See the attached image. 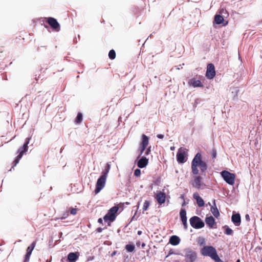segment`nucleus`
<instances>
[{"label": "nucleus", "mask_w": 262, "mask_h": 262, "mask_svg": "<svg viewBox=\"0 0 262 262\" xmlns=\"http://www.w3.org/2000/svg\"><path fill=\"white\" fill-rule=\"evenodd\" d=\"M215 75V68L212 63H209L207 67L206 76L208 79H212Z\"/></svg>", "instance_id": "8"}, {"label": "nucleus", "mask_w": 262, "mask_h": 262, "mask_svg": "<svg viewBox=\"0 0 262 262\" xmlns=\"http://www.w3.org/2000/svg\"><path fill=\"white\" fill-rule=\"evenodd\" d=\"M82 121V115L81 113H78L75 119V122L77 124L80 123Z\"/></svg>", "instance_id": "27"}, {"label": "nucleus", "mask_w": 262, "mask_h": 262, "mask_svg": "<svg viewBox=\"0 0 262 262\" xmlns=\"http://www.w3.org/2000/svg\"><path fill=\"white\" fill-rule=\"evenodd\" d=\"M150 205V202L149 201H145L144 203L143 206V210L146 211Z\"/></svg>", "instance_id": "31"}, {"label": "nucleus", "mask_w": 262, "mask_h": 262, "mask_svg": "<svg viewBox=\"0 0 262 262\" xmlns=\"http://www.w3.org/2000/svg\"><path fill=\"white\" fill-rule=\"evenodd\" d=\"M110 168H111L110 164L108 163H107L105 167L104 170L102 172L101 176L103 177H104L105 178H107V175L110 170Z\"/></svg>", "instance_id": "24"}, {"label": "nucleus", "mask_w": 262, "mask_h": 262, "mask_svg": "<svg viewBox=\"0 0 262 262\" xmlns=\"http://www.w3.org/2000/svg\"><path fill=\"white\" fill-rule=\"evenodd\" d=\"M245 219L248 222H249L250 221V216L249 214H247L246 215H245Z\"/></svg>", "instance_id": "42"}, {"label": "nucleus", "mask_w": 262, "mask_h": 262, "mask_svg": "<svg viewBox=\"0 0 262 262\" xmlns=\"http://www.w3.org/2000/svg\"><path fill=\"white\" fill-rule=\"evenodd\" d=\"M125 204H126V205H129L130 203H129V202H126V203H125Z\"/></svg>", "instance_id": "47"}, {"label": "nucleus", "mask_w": 262, "mask_h": 262, "mask_svg": "<svg viewBox=\"0 0 262 262\" xmlns=\"http://www.w3.org/2000/svg\"><path fill=\"white\" fill-rule=\"evenodd\" d=\"M184 204H185V202H184V203H183L182 206H184Z\"/></svg>", "instance_id": "51"}, {"label": "nucleus", "mask_w": 262, "mask_h": 262, "mask_svg": "<svg viewBox=\"0 0 262 262\" xmlns=\"http://www.w3.org/2000/svg\"><path fill=\"white\" fill-rule=\"evenodd\" d=\"M236 262H240V259H237Z\"/></svg>", "instance_id": "49"}, {"label": "nucleus", "mask_w": 262, "mask_h": 262, "mask_svg": "<svg viewBox=\"0 0 262 262\" xmlns=\"http://www.w3.org/2000/svg\"><path fill=\"white\" fill-rule=\"evenodd\" d=\"M207 163L202 160V155L198 152L192 159L191 164V173L194 175L191 181V184L193 187L199 189L205 186L202 181V177L199 175L198 168H200L201 173L203 174L207 171Z\"/></svg>", "instance_id": "1"}, {"label": "nucleus", "mask_w": 262, "mask_h": 262, "mask_svg": "<svg viewBox=\"0 0 262 262\" xmlns=\"http://www.w3.org/2000/svg\"><path fill=\"white\" fill-rule=\"evenodd\" d=\"M144 246H145V244H144V243H143V244H142V247H144Z\"/></svg>", "instance_id": "48"}, {"label": "nucleus", "mask_w": 262, "mask_h": 262, "mask_svg": "<svg viewBox=\"0 0 262 262\" xmlns=\"http://www.w3.org/2000/svg\"><path fill=\"white\" fill-rule=\"evenodd\" d=\"M119 210V207L117 206H115L112 207L110 210H108V212L111 213H113V214H116Z\"/></svg>", "instance_id": "29"}, {"label": "nucleus", "mask_w": 262, "mask_h": 262, "mask_svg": "<svg viewBox=\"0 0 262 262\" xmlns=\"http://www.w3.org/2000/svg\"><path fill=\"white\" fill-rule=\"evenodd\" d=\"M157 137L159 139H163L164 138V135L162 134H158Z\"/></svg>", "instance_id": "43"}, {"label": "nucleus", "mask_w": 262, "mask_h": 262, "mask_svg": "<svg viewBox=\"0 0 262 262\" xmlns=\"http://www.w3.org/2000/svg\"><path fill=\"white\" fill-rule=\"evenodd\" d=\"M98 222L100 224H102L103 223V221H102V219L101 218H99L98 220Z\"/></svg>", "instance_id": "45"}, {"label": "nucleus", "mask_w": 262, "mask_h": 262, "mask_svg": "<svg viewBox=\"0 0 262 262\" xmlns=\"http://www.w3.org/2000/svg\"><path fill=\"white\" fill-rule=\"evenodd\" d=\"M149 143V139L147 136L143 134L142 136V142L140 144V146L147 147V145Z\"/></svg>", "instance_id": "21"}, {"label": "nucleus", "mask_w": 262, "mask_h": 262, "mask_svg": "<svg viewBox=\"0 0 262 262\" xmlns=\"http://www.w3.org/2000/svg\"><path fill=\"white\" fill-rule=\"evenodd\" d=\"M30 140V138H26L25 143H24L23 146L22 147L19 148L18 150V152L19 154H22V155H23L28 150V145L29 143Z\"/></svg>", "instance_id": "14"}, {"label": "nucleus", "mask_w": 262, "mask_h": 262, "mask_svg": "<svg viewBox=\"0 0 262 262\" xmlns=\"http://www.w3.org/2000/svg\"><path fill=\"white\" fill-rule=\"evenodd\" d=\"M79 257V254L77 252H71L68 255V259L69 262H75Z\"/></svg>", "instance_id": "16"}, {"label": "nucleus", "mask_w": 262, "mask_h": 262, "mask_svg": "<svg viewBox=\"0 0 262 262\" xmlns=\"http://www.w3.org/2000/svg\"><path fill=\"white\" fill-rule=\"evenodd\" d=\"M191 226L195 229H200L204 227L203 221L198 216H194L189 220Z\"/></svg>", "instance_id": "4"}, {"label": "nucleus", "mask_w": 262, "mask_h": 262, "mask_svg": "<svg viewBox=\"0 0 262 262\" xmlns=\"http://www.w3.org/2000/svg\"><path fill=\"white\" fill-rule=\"evenodd\" d=\"M193 198L196 200L198 205L199 207H202L204 205V200L202 199V198L200 196L198 193L195 192L193 194Z\"/></svg>", "instance_id": "15"}, {"label": "nucleus", "mask_w": 262, "mask_h": 262, "mask_svg": "<svg viewBox=\"0 0 262 262\" xmlns=\"http://www.w3.org/2000/svg\"><path fill=\"white\" fill-rule=\"evenodd\" d=\"M23 155H22V154H18V155L16 157V159L14 160V161H13V166L12 167V168H13L14 166H15L19 162L20 159L21 158L22 156Z\"/></svg>", "instance_id": "28"}, {"label": "nucleus", "mask_w": 262, "mask_h": 262, "mask_svg": "<svg viewBox=\"0 0 262 262\" xmlns=\"http://www.w3.org/2000/svg\"><path fill=\"white\" fill-rule=\"evenodd\" d=\"M142 234V231H138V235H141Z\"/></svg>", "instance_id": "46"}, {"label": "nucleus", "mask_w": 262, "mask_h": 262, "mask_svg": "<svg viewBox=\"0 0 262 262\" xmlns=\"http://www.w3.org/2000/svg\"><path fill=\"white\" fill-rule=\"evenodd\" d=\"M227 24V22H226V24H225L224 25V26H225V25H226Z\"/></svg>", "instance_id": "50"}, {"label": "nucleus", "mask_w": 262, "mask_h": 262, "mask_svg": "<svg viewBox=\"0 0 262 262\" xmlns=\"http://www.w3.org/2000/svg\"><path fill=\"white\" fill-rule=\"evenodd\" d=\"M190 84H191L193 87H203V85L201 83V81L199 80H196L195 79H192L190 80Z\"/></svg>", "instance_id": "22"}, {"label": "nucleus", "mask_w": 262, "mask_h": 262, "mask_svg": "<svg viewBox=\"0 0 262 262\" xmlns=\"http://www.w3.org/2000/svg\"><path fill=\"white\" fill-rule=\"evenodd\" d=\"M134 174L136 177H139L141 174V171L139 169H136L134 171Z\"/></svg>", "instance_id": "36"}, {"label": "nucleus", "mask_w": 262, "mask_h": 262, "mask_svg": "<svg viewBox=\"0 0 262 262\" xmlns=\"http://www.w3.org/2000/svg\"><path fill=\"white\" fill-rule=\"evenodd\" d=\"M231 220L236 226H239L241 223L240 214L239 213L233 214L231 217Z\"/></svg>", "instance_id": "12"}, {"label": "nucleus", "mask_w": 262, "mask_h": 262, "mask_svg": "<svg viewBox=\"0 0 262 262\" xmlns=\"http://www.w3.org/2000/svg\"><path fill=\"white\" fill-rule=\"evenodd\" d=\"M36 242L34 241L33 242L30 246H29L27 249V253L25 255V257L24 259V262H28L30 256L31 255L32 252L34 249L35 246H36Z\"/></svg>", "instance_id": "10"}, {"label": "nucleus", "mask_w": 262, "mask_h": 262, "mask_svg": "<svg viewBox=\"0 0 262 262\" xmlns=\"http://www.w3.org/2000/svg\"><path fill=\"white\" fill-rule=\"evenodd\" d=\"M201 253L205 256H209L215 262H223L217 254L215 248L211 246H204L201 250Z\"/></svg>", "instance_id": "2"}, {"label": "nucleus", "mask_w": 262, "mask_h": 262, "mask_svg": "<svg viewBox=\"0 0 262 262\" xmlns=\"http://www.w3.org/2000/svg\"><path fill=\"white\" fill-rule=\"evenodd\" d=\"M103 229L99 227L97 229V231L98 232H101L102 231Z\"/></svg>", "instance_id": "44"}, {"label": "nucleus", "mask_w": 262, "mask_h": 262, "mask_svg": "<svg viewBox=\"0 0 262 262\" xmlns=\"http://www.w3.org/2000/svg\"><path fill=\"white\" fill-rule=\"evenodd\" d=\"M146 148V147L140 146V153L139 156H141V155L143 154V151L145 150Z\"/></svg>", "instance_id": "38"}, {"label": "nucleus", "mask_w": 262, "mask_h": 262, "mask_svg": "<svg viewBox=\"0 0 262 262\" xmlns=\"http://www.w3.org/2000/svg\"><path fill=\"white\" fill-rule=\"evenodd\" d=\"M182 223H183V224L184 225V229H187V226H188L187 222H182Z\"/></svg>", "instance_id": "41"}, {"label": "nucleus", "mask_w": 262, "mask_h": 262, "mask_svg": "<svg viewBox=\"0 0 262 262\" xmlns=\"http://www.w3.org/2000/svg\"><path fill=\"white\" fill-rule=\"evenodd\" d=\"M225 233L227 235H231L233 233V231L229 227H227L225 231Z\"/></svg>", "instance_id": "32"}, {"label": "nucleus", "mask_w": 262, "mask_h": 262, "mask_svg": "<svg viewBox=\"0 0 262 262\" xmlns=\"http://www.w3.org/2000/svg\"><path fill=\"white\" fill-rule=\"evenodd\" d=\"M185 256L186 262H195L197 254L194 251L188 248L185 250Z\"/></svg>", "instance_id": "5"}, {"label": "nucleus", "mask_w": 262, "mask_h": 262, "mask_svg": "<svg viewBox=\"0 0 262 262\" xmlns=\"http://www.w3.org/2000/svg\"><path fill=\"white\" fill-rule=\"evenodd\" d=\"M116 217V214L110 213L108 211L106 215L103 217V219L105 222L110 221V222H113Z\"/></svg>", "instance_id": "17"}, {"label": "nucleus", "mask_w": 262, "mask_h": 262, "mask_svg": "<svg viewBox=\"0 0 262 262\" xmlns=\"http://www.w3.org/2000/svg\"><path fill=\"white\" fill-rule=\"evenodd\" d=\"M46 22L50 26L53 30L58 32L60 30V26L57 20L51 17L46 18Z\"/></svg>", "instance_id": "6"}, {"label": "nucleus", "mask_w": 262, "mask_h": 262, "mask_svg": "<svg viewBox=\"0 0 262 262\" xmlns=\"http://www.w3.org/2000/svg\"><path fill=\"white\" fill-rule=\"evenodd\" d=\"M205 222L210 228H214L213 226L215 224V222L214 219L212 216L206 217L205 219Z\"/></svg>", "instance_id": "18"}, {"label": "nucleus", "mask_w": 262, "mask_h": 262, "mask_svg": "<svg viewBox=\"0 0 262 262\" xmlns=\"http://www.w3.org/2000/svg\"><path fill=\"white\" fill-rule=\"evenodd\" d=\"M221 176L228 184L233 185L235 183V174L227 170L221 172Z\"/></svg>", "instance_id": "3"}, {"label": "nucleus", "mask_w": 262, "mask_h": 262, "mask_svg": "<svg viewBox=\"0 0 262 262\" xmlns=\"http://www.w3.org/2000/svg\"><path fill=\"white\" fill-rule=\"evenodd\" d=\"M151 151V146L148 147L145 152V155H148Z\"/></svg>", "instance_id": "39"}, {"label": "nucleus", "mask_w": 262, "mask_h": 262, "mask_svg": "<svg viewBox=\"0 0 262 262\" xmlns=\"http://www.w3.org/2000/svg\"><path fill=\"white\" fill-rule=\"evenodd\" d=\"M108 57L111 59H114L116 57V52L114 50H111L108 53Z\"/></svg>", "instance_id": "30"}, {"label": "nucleus", "mask_w": 262, "mask_h": 262, "mask_svg": "<svg viewBox=\"0 0 262 262\" xmlns=\"http://www.w3.org/2000/svg\"><path fill=\"white\" fill-rule=\"evenodd\" d=\"M198 243L200 245H203L205 244V238H204L203 237H199L198 238Z\"/></svg>", "instance_id": "33"}, {"label": "nucleus", "mask_w": 262, "mask_h": 262, "mask_svg": "<svg viewBox=\"0 0 262 262\" xmlns=\"http://www.w3.org/2000/svg\"><path fill=\"white\" fill-rule=\"evenodd\" d=\"M174 254V251L172 249H170L168 253V254L165 257V259L168 258L171 254Z\"/></svg>", "instance_id": "40"}, {"label": "nucleus", "mask_w": 262, "mask_h": 262, "mask_svg": "<svg viewBox=\"0 0 262 262\" xmlns=\"http://www.w3.org/2000/svg\"><path fill=\"white\" fill-rule=\"evenodd\" d=\"M211 157L213 159H214L216 157V150L215 149L213 148L211 152Z\"/></svg>", "instance_id": "34"}, {"label": "nucleus", "mask_w": 262, "mask_h": 262, "mask_svg": "<svg viewBox=\"0 0 262 262\" xmlns=\"http://www.w3.org/2000/svg\"><path fill=\"white\" fill-rule=\"evenodd\" d=\"M148 163V160L146 157H142L138 162L137 166L140 168L146 167Z\"/></svg>", "instance_id": "13"}, {"label": "nucleus", "mask_w": 262, "mask_h": 262, "mask_svg": "<svg viewBox=\"0 0 262 262\" xmlns=\"http://www.w3.org/2000/svg\"><path fill=\"white\" fill-rule=\"evenodd\" d=\"M180 215L182 222H187V219L186 216V211L184 209H181L180 212Z\"/></svg>", "instance_id": "23"}, {"label": "nucleus", "mask_w": 262, "mask_h": 262, "mask_svg": "<svg viewBox=\"0 0 262 262\" xmlns=\"http://www.w3.org/2000/svg\"><path fill=\"white\" fill-rule=\"evenodd\" d=\"M106 180V178L102 176L98 179L95 190V193L97 194L99 193L104 188L105 185Z\"/></svg>", "instance_id": "7"}, {"label": "nucleus", "mask_w": 262, "mask_h": 262, "mask_svg": "<svg viewBox=\"0 0 262 262\" xmlns=\"http://www.w3.org/2000/svg\"><path fill=\"white\" fill-rule=\"evenodd\" d=\"M70 213L72 215H76L77 213V209L72 208L70 210Z\"/></svg>", "instance_id": "35"}, {"label": "nucleus", "mask_w": 262, "mask_h": 262, "mask_svg": "<svg viewBox=\"0 0 262 262\" xmlns=\"http://www.w3.org/2000/svg\"><path fill=\"white\" fill-rule=\"evenodd\" d=\"M155 198L157 200L158 203L160 205H162L165 202L166 194L164 192L160 191L156 194Z\"/></svg>", "instance_id": "11"}, {"label": "nucleus", "mask_w": 262, "mask_h": 262, "mask_svg": "<svg viewBox=\"0 0 262 262\" xmlns=\"http://www.w3.org/2000/svg\"><path fill=\"white\" fill-rule=\"evenodd\" d=\"M135 247L134 245L128 244L125 246V249L128 252H132L135 250Z\"/></svg>", "instance_id": "26"}, {"label": "nucleus", "mask_w": 262, "mask_h": 262, "mask_svg": "<svg viewBox=\"0 0 262 262\" xmlns=\"http://www.w3.org/2000/svg\"><path fill=\"white\" fill-rule=\"evenodd\" d=\"M180 242V238L177 235H172L170 237L169 243L172 245H178Z\"/></svg>", "instance_id": "19"}, {"label": "nucleus", "mask_w": 262, "mask_h": 262, "mask_svg": "<svg viewBox=\"0 0 262 262\" xmlns=\"http://www.w3.org/2000/svg\"><path fill=\"white\" fill-rule=\"evenodd\" d=\"M186 156L187 154L185 151V149L182 148H179L177 154V159L178 162L180 163H184L186 161Z\"/></svg>", "instance_id": "9"}, {"label": "nucleus", "mask_w": 262, "mask_h": 262, "mask_svg": "<svg viewBox=\"0 0 262 262\" xmlns=\"http://www.w3.org/2000/svg\"><path fill=\"white\" fill-rule=\"evenodd\" d=\"M69 211H67L63 214L62 216L60 219L61 220L65 219L69 216Z\"/></svg>", "instance_id": "37"}, {"label": "nucleus", "mask_w": 262, "mask_h": 262, "mask_svg": "<svg viewBox=\"0 0 262 262\" xmlns=\"http://www.w3.org/2000/svg\"><path fill=\"white\" fill-rule=\"evenodd\" d=\"M224 21V19L223 16L219 14H216L214 16L213 23L217 25H220L223 23Z\"/></svg>", "instance_id": "20"}, {"label": "nucleus", "mask_w": 262, "mask_h": 262, "mask_svg": "<svg viewBox=\"0 0 262 262\" xmlns=\"http://www.w3.org/2000/svg\"><path fill=\"white\" fill-rule=\"evenodd\" d=\"M211 211L212 214H213V215L215 217H217L219 216L220 213H219V211L216 206H215V207L212 206L211 207Z\"/></svg>", "instance_id": "25"}]
</instances>
